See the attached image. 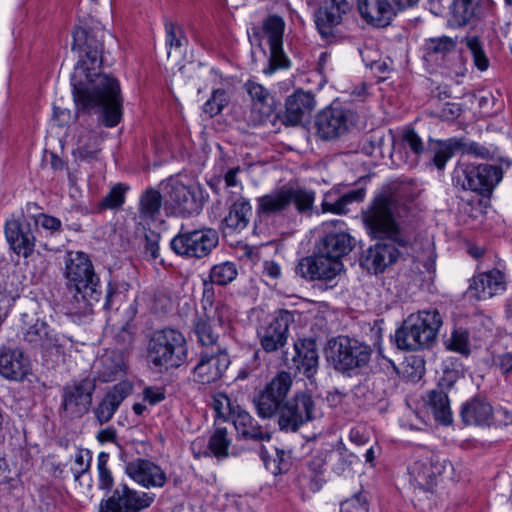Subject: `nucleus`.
<instances>
[{
  "mask_svg": "<svg viewBox=\"0 0 512 512\" xmlns=\"http://www.w3.org/2000/svg\"><path fill=\"white\" fill-rule=\"evenodd\" d=\"M72 36V49L79 52L71 76L76 108L99 114L101 123L113 128L122 119L123 97L119 81L100 71L104 30L76 27Z\"/></svg>",
  "mask_w": 512,
  "mask_h": 512,
  "instance_id": "f257e3e1",
  "label": "nucleus"
},
{
  "mask_svg": "<svg viewBox=\"0 0 512 512\" xmlns=\"http://www.w3.org/2000/svg\"><path fill=\"white\" fill-rule=\"evenodd\" d=\"M406 211L407 206L398 194H380L363 211L368 234L388 241L376 243L365 252L360 262L363 268L374 274L382 273L412 245V239L399 224Z\"/></svg>",
  "mask_w": 512,
  "mask_h": 512,
  "instance_id": "f03ea898",
  "label": "nucleus"
},
{
  "mask_svg": "<svg viewBox=\"0 0 512 512\" xmlns=\"http://www.w3.org/2000/svg\"><path fill=\"white\" fill-rule=\"evenodd\" d=\"M290 373H277L254 399L259 417L270 419L278 416V426L284 432H296L315 418L316 406L311 395L298 392L287 398L292 387Z\"/></svg>",
  "mask_w": 512,
  "mask_h": 512,
  "instance_id": "7ed1b4c3",
  "label": "nucleus"
},
{
  "mask_svg": "<svg viewBox=\"0 0 512 512\" xmlns=\"http://www.w3.org/2000/svg\"><path fill=\"white\" fill-rule=\"evenodd\" d=\"M64 275L68 286L75 290L71 310L79 314L90 313L93 304L100 301L102 289L88 255L81 251L68 252Z\"/></svg>",
  "mask_w": 512,
  "mask_h": 512,
  "instance_id": "20e7f679",
  "label": "nucleus"
},
{
  "mask_svg": "<svg viewBox=\"0 0 512 512\" xmlns=\"http://www.w3.org/2000/svg\"><path fill=\"white\" fill-rule=\"evenodd\" d=\"M443 319L438 310H422L411 314L398 328L394 342L399 349L415 351L430 347L436 340Z\"/></svg>",
  "mask_w": 512,
  "mask_h": 512,
  "instance_id": "39448f33",
  "label": "nucleus"
},
{
  "mask_svg": "<svg viewBox=\"0 0 512 512\" xmlns=\"http://www.w3.org/2000/svg\"><path fill=\"white\" fill-rule=\"evenodd\" d=\"M188 357L183 333L173 328L154 331L147 344V358L157 368L170 370L182 366Z\"/></svg>",
  "mask_w": 512,
  "mask_h": 512,
  "instance_id": "423d86ee",
  "label": "nucleus"
},
{
  "mask_svg": "<svg viewBox=\"0 0 512 512\" xmlns=\"http://www.w3.org/2000/svg\"><path fill=\"white\" fill-rule=\"evenodd\" d=\"M315 201V192L302 187L282 186L257 199V212L274 215L289 208L291 204L300 214H310Z\"/></svg>",
  "mask_w": 512,
  "mask_h": 512,
  "instance_id": "0eeeda50",
  "label": "nucleus"
},
{
  "mask_svg": "<svg viewBox=\"0 0 512 512\" xmlns=\"http://www.w3.org/2000/svg\"><path fill=\"white\" fill-rule=\"evenodd\" d=\"M373 350L370 345L348 336H338L328 342L327 358L340 371H350L368 365Z\"/></svg>",
  "mask_w": 512,
  "mask_h": 512,
  "instance_id": "6e6552de",
  "label": "nucleus"
},
{
  "mask_svg": "<svg viewBox=\"0 0 512 512\" xmlns=\"http://www.w3.org/2000/svg\"><path fill=\"white\" fill-rule=\"evenodd\" d=\"M285 22L278 15H271L263 21L262 29L255 34L260 47H269L268 65L263 69L265 75H272L277 70L288 69L291 61L283 50Z\"/></svg>",
  "mask_w": 512,
  "mask_h": 512,
  "instance_id": "1a4fd4ad",
  "label": "nucleus"
},
{
  "mask_svg": "<svg viewBox=\"0 0 512 512\" xmlns=\"http://www.w3.org/2000/svg\"><path fill=\"white\" fill-rule=\"evenodd\" d=\"M96 390V379L84 377L65 384L61 392L60 409L65 417L81 418L91 407L93 394Z\"/></svg>",
  "mask_w": 512,
  "mask_h": 512,
  "instance_id": "9d476101",
  "label": "nucleus"
},
{
  "mask_svg": "<svg viewBox=\"0 0 512 512\" xmlns=\"http://www.w3.org/2000/svg\"><path fill=\"white\" fill-rule=\"evenodd\" d=\"M445 470V462L432 450L419 447L414 452L413 463L408 467L410 483L423 491H432L437 477Z\"/></svg>",
  "mask_w": 512,
  "mask_h": 512,
  "instance_id": "9b49d317",
  "label": "nucleus"
},
{
  "mask_svg": "<svg viewBox=\"0 0 512 512\" xmlns=\"http://www.w3.org/2000/svg\"><path fill=\"white\" fill-rule=\"evenodd\" d=\"M358 116L350 109L329 106L321 110L315 119L316 134L325 141L339 139L356 125Z\"/></svg>",
  "mask_w": 512,
  "mask_h": 512,
  "instance_id": "f8f14e48",
  "label": "nucleus"
},
{
  "mask_svg": "<svg viewBox=\"0 0 512 512\" xmlns=\"http://www.w3.org/2000/svg\"><path fill=\"white\" fill-rule=\"evenodd\" d=\"M154 501V493L140 492L126 483H119L111 495L101 502L99 512H141Z\"/></svg>",
  "mask_w": 512,
  "mask_h": 512,
  "instance_id": "ddd939ff",
  "label": "nucleus"
},
{
  "mask_svg": "<svg viewBox=\"0 0 512 512\" xmlns=\"http://www.w3.org/2000/svg\"><path fill=\"white\" fill-rule=\"evenodd\" d=\"M218 241V233L209 228L179 233L171 240L170 246L177 255L203 258L211 253Z\"/></svg>",
  "mask_w": 512,
  "mask_h": 512,
  "instance_id": "4468645a",
  "label": "nucleus"
},
{
  "mask_svg": "<svg viewBox=\"0 0 512 512\" xmlns=\"http://www.w3.org/2000/svg\"><path fill=\"white\" fill-rule=\"evenodd\" d=\"M343 268L342 261L334 260L317 250L313 255L299 261L296 273L307 281H319L328 287Z\"/></svg>",
  "mask_w": 512,
  "mask_h": 512,
  "instance_id": "2eb2a0df",
  "label": "nucleus"
},
{
  "mask_svg": "<svg viewBox=\"0 0 512 512\" xmlns=\"http://www.w3.org/2000/svg\"><path fill=\"white\" fill-rule=\"evenodd\" d=\"M230 363L229 354L224 347L203 350L192 370L194 380L200 384L214 383L222 378Z\"/></svg>",
  "mask_w": 512,
  "mask_h": 512,
  "instance_id": "dca6fc26",
  "label": "nucleus"
},
{
  "mask_svg": "<svg viewBox=\"0 0 512 512\" xmlns=\"http://www.w3.org/2000/svg\"><path fill=\"white\" fill-rule=\"evenodd\" d=\"M293 320L291 312L280 310L267 325L257 330L260 345L265 352H275L286 345Z\"/></svg>",
  "mask_w": 512,
  "mask_h": 512,
  "instance_id": "f3484780",
  "label": "nucleus"
},
{
  "mask_svg": "<svg viewBox=\"0 0 512 512\" xmlns=\"http://www.w3.org/2000/svg\"><path fill=\"white\" fill-rule=\"evenodd\" d=\"M352 12L349 0H326L315 12V24L320 35L327 39L334 29L342 24Z\"/></svg>",
  "mask_w": 512,
  "mask_h": 512,
  "instance_id": "a211bd4d",
  "label": "nucleus"
},
{
  "mask_svg": "<svg viewBox=\"0 0 512 512\" xmlns=\"http://www.w3.org/2000/svg\"><path fill=\"white\" fill-rule=\"evenodd\" d=\"M462 174L466 181L463 187L479 194L491 192L503 177L501 167L491 164L468 165Z\"/></svg>",
  "mask_w": 512,
  "mask_h": 512,
  "instance_id": "6ab92c4d",
  "label": "nucleus"
},
{
  "mask_svg": "<svg viewBox=\"0 0 512 512\" xmlns=\"http://www.w3.org/2000/svg\"><path fill=\"white\" fill-rule=\"evenodd\" d=\"M167 197L182 216H191L200 213L203 202L198 187L187 186L181 182L167 185Z\"/></svg>",
  "mask_w": 512,
  "mask_h": 512,
  "instance_id": "aec40b11",
  "label": "nucleus"
},
{
  "mask_svg": "<svg viewBox=\"0 0 512 512\" xmlns=\"http://www.w3.org/2000/svg\"><path fill=\"white\" fill-rule=\"evenodd\" d=\"M126 474L139 485L149 488H161L167 482L164 470L148 459H135L125 465Z\"/></svg>",
  "mask_w": 512,
  "mask_h": 512,
  "instance_id": "412c9836",
  "label": "nucleus"
},
{
  "mask_svg": "<svg viewBox=\"0 0 512 512\" xmlns=\"http://www.w3.org/2000/svg\"><path fill=\"white\" fill-rule=\"evenodd\" d=\"M504 414L510 421L511 417L505 410L494 411L491 404L479 397H475L470 401L464 403L461 408V418L466 425L474 426H491L496 423L495 417Z\"/></svg>",
  "mask_w": 512,
  "mask_h": 512,
  "instance_id": "4be33fe9",
  "label": "nucleus"
},
{
  "mask_svg": "<svg viewBox=\"0 0 512 512\" xmlns=\"http://www.w3.org/2000/svg\"><path fill=\"white\" fill-rule=\"evenodd\" d=\"M130 382L122 381L111 387L93 408L95 419L100 425L108 423L124 401L132 392Z\"/></svg>",
  "mask_w": 512,
  "mask_h": 512,
  "instance_id": "5701e85b",
  "label": "nucleus"
},
{
  "mask_svg": "<svg viewBox=\"0 0 512 512\" xmlns=\"http://www.w3.org/2000/svg\"><path fill=\"white\" fill-rule=\"evenodd\" d=\"M506 289L507 281L499 268L478 273L472 278L469 286V290L478 300L490 299L503 293Z\"/></svg>",
  "mask_w": 512,
  "mask_h": 512,
  "instance_id": "b1692460",
  "label": "nucleus"
},
{
  "mask_svg": "<svg viewBox=\"0 0 512 512\" xmlns=\"http://www.w3.org/2000/svg\"><path fill=\"white\" fill-rule=\"evenodd\" d=\"M491 0H453L450 7L449 23L453 27H463L482 18L492 9Z\"/></svg>",
  "mask_w": 512,
  "mask_h": 512,
  "instance_id": "393cba45",
  "label": "nucleus"
},
{
  "mask_svg": "<svg viewBox=\"0 0 512 512\" xmlns=\"http://www.w3.org/2000/svg\"><path fill=\"white\" fill-rule=\"evenodd\" d=\"M5 236L11 248L24 257L30 256L35 247V236L27 221L8 220L5 224Z\"/></svg>",
  "mask_w": 512,
  "mask_h": 512,
  "instance_id": "a878e982",
  "label": "nucleus"
},
{
  "mask_svg": "<svg viewBox=\"0 0 512 512\" xmlns=\"http://www.w3.org/2000/svg\"><path fill=\"white\" fill-rule=\"evenodd\" d=\"M232 423L239 439L268 442L272 438L268 427L261 426L250 413L242 408L233 412Z\"/></svg>",
  "mask_w": 512,
  "mask_h": 512,
  "instance_id": "bb28decb",
  "label": "nucleus"
},
{
  "mask_svg": "<svg viewBox=\"0 0 512 512\" xmlns=\"http://www.w3.org/2000/svg\"><path fill=\"white\" fill-rule=\"evenodd\" d=\"M315 107V98L311 92L297 90L286 99L285 111L281 121L287 126L298 125L303 117Z\"/></svg>",
  "mask_w": 512,
  "mask_h": 512,
  "instance_id": "cd10ccee",
  "label": "nucleus"
},
{
  "mask_svg": "<svg viewBox=\"0 0 512 512\" xmlns=\"http://www.w3.org/2000/svg\"><path fill=\"white\" fill-rule=\"evenodd\" d=\"M30 372V362L19 349L0 348V375L11 381H22Z\"/></svg>",
  "mask_w": 512,
  "mask_h": 512,
  "instance_id": "c85d7f7f",
  "label": "nucleus"
},
{
  "mask_svg": "<svg viewBox=\"0 0 512 512\" xmlns=\"http://www.w3.org/2000/svg\"><path fill=\"white\" fill-rule=\"evenodd\" d=\"M93 378L102 383L113 382L125 374V363L123 356L114 351H107L94 362Z\"/></svg>",
  "mask_w": 512,
  "mask_h": 512,
  "instance_id": "c756f323",
  "label": "nucleus"
},
{
  "mask_svg": "<svg viewBox=\"0 0 512 512\" xmlns=\"http://www.w3.org/2000/svg\"><path fill=\"white\" fill-rule=\"evenodd\" d=\"M391 0H358V10L363 19L376 26H386L395 15Z\"/></svg>",
  "mask_w": 512,
  "mask_h": 512,
  "instance_id": "7c9ffc66",
  "label": "nucleus"
},
{
  "mask_svg": "<svg viewBox=\"0 0 512 512\" xmlns=\"http://www.w3.org/2000/svg\"><path fill=\"white\" fill-rule=\"evenodd\" d=\"M294 349L295 355L292 358L294 366L308 379L313 378L319 364L315 341L310 339L299 340L294 344Z\"/></svg>",
  "mask_w": 512,
  "mask_h": 512,
  "instance_id": "2f4dec72",
  "label": "nucleus"
},
{
  "mask_svg": "<svg viewBox=\"0 0 512 512\" xmlns=\"http://www.w3.org/2000/svg\"><path fill=\"white\" fill-rule=\"evenodd\" d=\"M201 307L202 314L220 328L231 321V308L221 300H214L213 286L208 285L207 282H204Z\"/></svg>",
  "mask_w": 512,
  "mask_h": 512,
  "instance_id": "473e14b6",
  "label": "nucleus"
},
{
  "mask_svg": "<svg viewBox=\"0 0 512 512\" xmlns=\"http://www.w3.org/2000/svg\"><path fill=\"white\" fill-rule=\"evenodd\" d=\"M354 246V239L345 232L327 234L320 242L317 250L334 260L341 261Z\"/></svg>",
  "mask_w": 512,
  "mask_h": 512,
  "instance_id": "72a5a7b5",
  "label": "nucleus"
},
{
  "mask_svg": "<svg viewBox=\"0 0 512 512\" xmlns=\"http://www.w3.org/2000/svg\"><path fill=\"white\" fill-rule=\"evenodd\" d=\"M252 215V206L248 199L239 196L230 208L227 216L223 219L224 228L230 232H239L245 229Z\"/></svg>",
  "mask_w": 512,
  "mask_h": 512,
  "instance_id": "f704fd0d",
  "label": "nucleus"
},
{
  "mask_svg": "<svg viewBox=\"0 0 512 512\" xmlns=\"http://www.w3.org/2000/svg\"><path fill=\"white\" fill-rule=\"evenodd\" d=\"M244 89L250 97L253 110L260 113V120L269 117L274 109V98L270 91L253 80H248Z\"/></svg>",
  "mask_w": 512,
  "mask_h": 512,
  "instance_id": "c9c22d12",
  "label": "nucleus"
},
{
  "mask_svg": "<svg viewBox=\"0 0 512 512\" xmlns=\"http://www.w3.org/2000/svg\"><path fill=\"white\" fill-rule=\"evenodd\" d=\"M220 327L203 314L196 315L193 321V332L198 343L206 348L214 349L218 345Z\"/></svg>",
  "mask_w": 512,
  "mask_h": 512,
  "instance_id": "e433bc0d",
  "label": "nucleus"
},
{
  "mask_svg": "<svg viewBox=\"0 0 512 512\" xmlns=\"http://www.w3.org/2000/svg\"><path fill=\"white\" fill-rule=\"evenodd\" d=\"M428 404L437 421L444 425L452 422V414L447 394L442 390H432L428 394Z\"/></svg>",
  "mask_w": 512,
  "mask_h": 512,
  "instance_id": "4c0bfd02",
  "label": "nucleus"
},
{
  "mask_svg": "<svg viewBox=\"0 0 512 512\" xmlns=\"http://www.w3.org/2000/svg\"><path fill=\"white\" fill-rule=\"evenodd\" d=\"M260 457L265 468L273 475H279L288 471L290 467V453L283 449H274V456L268 454L264 447L260 449Z\"/></svg>",
  "mask_w": 512,
  "mask_h": 512,
  "instance_id": "58836bf2",
  "label": "nucleus"
},
{
  "mask_svg": "<svg viewBox=\"0 0 512 512\" xmlns=\"http://www.w3.org/2000/svg\"><path fill=\"white\" fill-rule=\"evenodd\" d=\"M364 196V189H356L350 191L339 197L335 202H330V195H326L325 199L322 202V211L331 212L334 214H345L347 212V206L349 204L353 202L362 201L364 199Z\"/></svg>",
  "mask_w": 512,
  "mask_h": 512,
  "instance_id": "ea45409f",
  "label": "nucleus"
},
{
  "mask_svg": "<svg viewBox=\"0 0 512 512\" xmlns=\"http://www.w3.org/2000/svg\"><path fill=\"white\" fill-rule=\"evenodd\" d=\"M447 350L459 353L467 357L471 353L470 333L466 328L456 327L451 331L450 336L444 340Z\"/></svg>",
  "mask_w": 512,
  "mask_h": 512,
  "instance_id": "a19ab883",
  "label": "nucleus"
},
{
  "mask_svg": "<svg viewBox=\"0 0 512 512\" xmlns=\"http://www.w3.org/2000/svg\"><path fill=\"white\" fill-rule=\"evenodd\" d=\"M238 270L235 263L226 261L220 264L214 265L209 273L210 283L208 285H219L225 286L236 279Z\"/></svg>",
  "mask_w": 512,
  "mask_h": 512,
  "instance_id": "79ce46f5",
  "label": "nucleus"
},
{
  "mask_svg": "<svg viewBox=\"0 0 512 512\" xmlns=\"http://www.w3.org/2000/svg\"><path fill=\"white\" fill-rule=\"evenodd\" d=\"M162 206V196L155 189H148L140 198V214L143 218L155 219Z\"/></svg>",
  "mask_w": 512,
  "mask_h": 512,
  "instance_id": "37998d69",
  "label": "nucleus"
},
{
  "mask_svg": "<svg viewBox=\"0 0 512 512\" xmlns=\"http://www.w3.org/2000/svg\"><path fill=\"white\" fill-rule=\"evenodd\" d=\"M231 444V439L228 437L226 428H217L210 436L208 448L211 453L218 459L228 456V448Z\"/></svg>",
  "mask_w": 512,
  "mask_h": 512,
  "instance_id": "c03bdc74",
  "label": "nucleus"
},
{
  "mask_svg": "<svg viewBox=\"0 0 512 512\" xmlns=\"http://www.w3.org/2000/svg\"><path fill=\"white\" fill-rule=\"evenodd\" d=\"M465 44L469 50L474 65L480 71H486L489 67V58L484 50L483 43L476 36L467 37Z\"/></svg>",
  "mask_w": 512,
  "mask_h": 512,
  "instance_id": "a18cd8bd",
  "label": "nucleus"
},
{
  "mask_svg": "<svg viewBox=\"0 0 512 512\" xmlns=\"http://www.w3.org/2000/svg\"><path fill=\"white\" fill-rule=\"evenodd\" d=\"M23 339L35 346L51 345L50 339L48 338V326L45 322L40 320H37L34 324L25 330L23 333Z\"/></svg>",
  "mask_w": 512,
  "mask_h": 512,
  "instance_id": "49530a36",
  "label": "nucleus"
},
{
  "mask_svg": "<svg viewBox=\"0 0 512 512\" xmlns=\"http://www.w3.org/2000/svg\"><path fill=\"white\" fill-rule=\"evenodd\" d=\"M99 148V139L95 135L87 137V141L81 139L77 148L73 151V155L76 159L81 161H91L97 158Z\"/></svg>",
  "mask_w": 512,
  "mask_h": 512,
  "instance_id": "de8ad7c7",
  "label": "nucleus"
},
{
  "mask_svg": "<svg viewBox=\"0 0 512 512\" xmlns=\"http://www.w3.org/2000/svg\"><path fill=\"white\" fill-rule=\"evenodd\" d=\"M229 101V96L224 89H216L203 105V111L209 117H214L221 113V111L228 105Z\"/></svg>",
  "mask_w": 512,
  "mask_h": 512,
  "instance_id": "09e8293b",
  "label": "nucleus"
},
{
  "mask_svg": "<svg viewBox=\"0 0 512 512\" xmlns=\"http://www.w3.org/2000/svg\"><path fill=\"white\" fill-rule=\"evenodd\" d=\"M459 145L460 143L458 142V139H449L445 142H440L438 149L433 156L434 165L439 170L443 169L453 154L459 152Z\"/></svg>",
  "mask_w": 512,
  "mask_h": 512,
  "instance_id": "8fccbe9b",
  "label": "nucleus"
},
{
  "mask_svg": "<svg viewBox=\"0 0 512 512\" xmlns=\"http://www.w3.org/2000/svg\"><path fill=\"white\" fill-rule=\"evenodd\" d=\"M109 460V454L106 452H100L97 458V470H98V487L101 490L110 491L113 488L114 478L111 470L108 468L107 463Z\"/></svg>",
  "mask_w": 512,
  "mask_h": 512,
  "instance_id": "3c124183",
  "label": "nucleus"
},
{
  "mask_svg": "<svg viewBox=\"0 0 512 512\" xmlns=\"http://www.w3.org/2000/svg\"><path fill=\"white\" fill-rule=\"evenodd\" d=\"M212 406L218 417L231 421L233 419V412H235L236 409H241L240 406L233 405L230 398L222 393L214 396Z\"/></svg>",
  "mask_w": 512,
  "mask_h": 512,
  "instance_id": "603ef678",
  "label": "nucleus"
},
{
  "mask_svg": "<svg viewBox=\"0 0 512 512\" xmlns=\"http://www.w3.org/2000/svg\"><path fill=\"white\" fill-rule=\"evenodd\" d=\"M166 43L170 48L179 49L187 43L183 28L176 23L165 21Z\"/></svg>",
  "mask_w": 512,
  "mask_h": 512,
  "instance_id": "864d4df0",
  "label": "nucleus"
},
{
  "mask_svg": "<svg viewBox=\"0 0 512 512\" xmlns=\"http://www.w3.org/2000/svg\"><path fill=\"white\" fill-rule=\"evenodd\" d=\"M126 191L127 187L123 184L115 185L101 200L100 207L103 209H115L120 207L124 203Z\"/></svg>",
  "mask_w": 512,
  "mask_h": 512,
  "instance_id": "5fc2aeb1",
  "label": "nucleus"
},
{
  "mask_svg": "<svg viewBox=\"0 0 512 512\" xmlns=\"http://www.w3.org/2000/svg\"><path fill=\"white\" fill-rule=\"evenodd\" d=\"M91 461L92 453L88 449L77 448L74 456V467L72 468L76 480L89 471Z\"/></svg>",
  "mask_w": 512,
  "mask_h": 512,
  "instance_id": "6e6d98bb",
  "label": "nucleus"
},
{
  "mask_svg": "<svg viewBox=\"0 0 512 512\" xmlns=\"http://www.w3.org/2000/svg\"><path fill=\"white\" fill-rule=\"evenodd\" d=\"M456 40L448 36H441L429 39L427 49L432 53L446 54L454 50Z\"/></svg>",
  "mask_w": 512,
  "mask_h": 512,
  "instance_id": "4d7b16f0",
  "label": "nucleus"
},
{
  "mask_svg": "<svg viewBox=\"0 0 512 512\" xmlns=\"http://www.w3.org/2000/svg\"><path fill=\"white\" fill-rule=\"evenodd\" d=\"M340 510L342 512H368L366 497L361 493H357L343 501Z\"/></svg>",
  "mask_w": 512,
  "mask_h": 512,
  "instance_id": "13d9d810",
  "label": "nucleus"
},
{
  "mask_svg": "<svg viewBox=\"0 0 512 512\" xmlns=\"http://www.w3.org/2000/svg\"><path fill=\"white\" fill-rule=\"evenodd\" d=\"M123 299L124 294L118 289V286L116 284L109 283L106 290L103 308L106 311L118 309L119 304L123 301Z\"/></svg>",
  "mask_w": 512,
  "mask_h": 512,
  "instance_id": "bf43d9fd",
  "label": "nucleus"
},
{
  "mask_svg": "<svg viewBox=\"0 0 512 512\" xmlns=\"http://www.w3.org/2000/svg\"><path fill=\"white\" fill-rule=\"evenodd\" d=\"M458 142L460 143L458 150L463 154L474 155L480 158H488L491 154L488 148L479 143L466 142L463 139H458Z\"/></svg>",
  "mask_w": 512,
  "mask_h": 512,
  "instance_id": "052dcab7",
  "label": "nucleus"
},
{
  "mask_svg": "<svg viewBox=\"0 0 512 512\" xmlns=\"http://www.w3.org/2000/svg\"><path fill=\"white\" fill-rule=\"evenodd\" d=\"M160 235L154 231L145 234L144 253L148 259L155 260L159 257Z\"/></svg>",
  "mask_w": 512,
  "mask_h": 512,
  "instance_id": "680f3d73",
  "label": "nucleus"
},
{
  "mask_svg": "<svg viewBox=\"0 0 512 512\" xmlns=\"http://www.w3.org/2000/svg\"><path fill=\"white\" fill-rule=\"evenodd\" d=\"M36 224L40 225L45 230L50 231L51 233L60 232L62 229L61 220L44 213H41L36 218Z\"/></svg>",
  "mask_w": 512,
  "mask_h": 512,
  "instance_id": "e2e57ef3",
  "label": "nucleus"
},
{
  "mask_svg": "<svg viewBox=\"0 0 512 512\" xmlns=\"http://www.w3.org/2000/svg\"><path fill=\"white\" fill-rule=\"evenodd\" d=\"M403 140L414 154L420 155L424 151L423 142L413 129L405 131Z\"/></svg>",
  "mask_w": 512,
  "mask_h": 512,
  "instance_id": "0e129e2a",
  "label": "nucleus"
},
{
  "mask_svg": "<svg viewBox=\"0 0 512 512\" xmlns=\"http://www.w3.org/2000/svg\"><path fill=\"white\" fill-rule=\"evenodd\" d=\"M349 440L357 446L367 444L369 441V433L366 427L361 425L352 427L349 431Z\"/></svg>",
  "mask_w": 512,
  "mask_h": 512,
  "instance_id": "69168bd1",
  "label": "nucleus"
},
{
  "mask_svg": "<svg viewBox=\"0 0 512 512\" xmlns=\"http://www.w3.org/2000/svg\"><path fill=\"white\" fill-rule=\"evenodd\" d=\"M262 274L271 280H277L282 275L281 266L274 260H265L263 262Z\"/></svg>",
  "mask_w": 512,
  "mask_h": 512,
  "instance_id": "338daca9",
  "label": "nucleus"
},
{
  "mask_svg": "<svg viewBox=\"0 0 512 512\" xmlns=\"http://www.w3.org/2000/svg\"><path fill=\"white\" fill-rule=\"evenodd\" d=\"M494 363L502 374L509 376L512 374V353H503L494 358Z\"/></svg>",
  "mask_w": 512,
  "mask_h": 512,
  "instance_id": "774afa93",
  "label": "nucleus"
}]
</instances>
